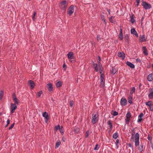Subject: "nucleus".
I'll use <instances>...</instances> for the list:
<instances>
[{"label": "nucleus", "mask_w": 153, "mask_h": 153, "mask_svg": "<svg viewBox=\"0 0 153 153\" xmlns=\"http://www.w3.org/2000/svg\"><path fill=\"white\" fill-rule=\"evenodd\" d=\"M139 144V135L138 133H136L135 135V146L137 147Z\"/></svg>", "instance_id": "1"}, {"label": "nucleus", "mask_w": 153, "mask_h": 153, "mask_svg": "<svg viewBox=\"0 0 153 153\" xmlns=\"http://www.w3.org/2000/svg\"><path fill=\"white\" fill-rule=\"evenodd\" d=\"M104 76L103 74H101L100 76V85L101 87H103L105 85V79L104 78Z\"/></svg>", "instance_id": "2"}, {"label": "nucleus", "mask_w": 153, "mask_h": 153, "mask_svg": "<svg viewBox=\"0 0 153 153\" xmlns=\"http://www.w3.org/2000/svg\"><path fill=\"white\" fill-rule=\"evenodd\" d=\"M98 114L97 113L94 115L93 114L91 120V122L93 124H95L98 120Z\"/></svg>", "instance_id": "3"}, {"label": "nucleus", "mask_w": 153, "mask_h": 153, "mask_svg": "<svg viewBox=\"0 0 153 153\" xmlns=\"http://www.w3.org/2000/svg\"><path fill=\"white\" fill-rule=\"evenodd\" d=\"M126 118L125 119L126 123V124H128L129 123L130 118L131 117V113L128 111L126 114Z\"/></svg>", "instance_id": "4"}, {"label": "nucleus", "mask_w": 153, "mask_h": 153, "mask_svg": "<svg viewBox=\"0 0 153 153\" xmlns=\"http://www.w3.org/2000/svg\"><path fill=\"white\" fill-rule=\"evenodd\" d=\"M67 5V2L66 1H63L62 2L59 4L60 7L63 10L65 9L66 8Z\"/></svg>", "instance_id": "5"}, {"label": "nucleus", "mask_w": 153, "mask_h": 153, "mask_svg": "<svg viewBox=\"0 0 153 153\" xmlns=\"http://www.w3.org/2000/svg\"><path fill=\"white\" fill-rule=\"evenodd\" d=\"M142 5L146 10L149 9L151 7V4L146 2H143Z\"/></svg>", "instance_id": "6"}, {"label": "nucleus", "mask_w": 153, "mask_h": 153, "mask_svg": "<svg viewBox=\"0 0 153 153\" xmlns=\"http://www.w3.org/2000/svg\"><path fill=\"white\" fill-rule=\"evenodd\" d=\"M127 100L124 98L122 97L120 100V104L121 106H125L127 105Z\"/></svg>", "instance_id": "7"}, {"label": "nucleus", "mask_w": 153, "mask_h": 153, "mask_svg": "<svg viewBox=\"0 0 153 153\" xmlns=\"http://www.w3.org/2000/svg\"><path fill=\"white\" fill-rule=\"evenodd\" d=\"M42 116L44 118L45 121L47 123L48 119L49 117L48 113L45 111L42 114Z\"/></svg>", "instance_id": "8"}, {"label": "nucleus", "mask_w": 153, "mask_h": 153, "mask_svg": "<svg viewBox=\"0 0 153 153\" xmlns=\"http://www.w3.org/2000/svg\"><path fill=\"white\" fill-rule=\"evenodd\" d=\"M74 6H71L68 10V13L69 16H71L74 11Z\"/></svg>", "instance_id": "9"}, {"label": "nucleus", "mask_w": 153, "mask_h": 153, "mask_svg": "<svg viewBox=\"0 0 153 153\" xmlns=\"http://www.w3.org/2000/svg\"><path fill=\"white\" fill-rule=\"evenodd\" d=\"M11 111H10V113L11 114L13 113V112H14L15 110L17 108V106L16 105V104H14L13 103H11Z\"/></svg>", "instance_id": "10"}, {"label": "nucleus", "mask_w": 153, "mask_h": 153, "mask_svg": "<svg viewBox=\"0 0 153 153\" xmlns=\"http://www.w3.org/2000/svg\"><path fill=\"white\" fill-rule=\"evenodd\" d=\"M117 55L119 57L121 58L122 59H124L125 57V54L123 52H119Z\"/></svg>", "instance_id": "11"}, {"label": "nucleus", "mask_w": 153, "mask_h": 153, "mask_svg": "<svg viewBox=\"0 0 153 153\" xmlns=\"http://www.w3.org/2000/svg\"><path fill=\"white\" fill-rule=\"evenodd\" d=\"M13 98L15 103L14 104H19L18 100H17L15 94L13 93Z\"/></svg>", "instance_id": "12"}, {"label": "nucleus", "mask_w": 153, "mask_h": 153, "mask_svg": "<svg viewBox=\"0 0 153 153\" xmlns=\"http://www.w3.org/2000/svg\"><path fill=\"white\" fill-rule=\"evenodd\" d=\"M130 31L131 33V34L135 35L137 37L138 36L137 33V31L135 30V29L134 28H131Z\"/></svg>", "instance_id": "13"}, {"label": "nucleus", "mask_w": 153, "mask_h": 153, "mask_svg": "<svg viewBox=\"0 0 153 153\" xmlns=\"http://www.w3.org/2000/svg\"><path fill=\"white\" fill-rule=\"evenodd\" d=\"M68 58L69 59H72L74 58V54L72 52H70L67 54Z\"/></svg>", "instance_id": "14"}, {"label": "nucleus", "mask_w": 153, "mask_h": 153, "mask_svg": "<svg viewBox=\"0 0 153 153\" xmlns=\"http://www.w3.org/2000/svg\"><path fill=\"white\" fill-rule=\"evenodd\" d=\"M47 85L48 91H52L53 88L52 84L51 83H48L47 84Z\"/></svg>", "instance_id": "15"}, {"label": "nucleus", "mask_w": 153, "mask_h": 153, "mask_svg": "<svg viewBox=\"0 0 153 153\" xmlns=\"http://www.w3.org/2000/svg\"><path fill=\"white\" fill-rule=\"evenodd\" d=\"M29 82L30 84V88L31 89H33L35 86L34 83L33 81L31 80H30L29 81Z\"/></svg>", "instance_id": "16"}, {"label": "nucleus", "mask_w": 153, "mask_h": 153, "mask_svg": "<svg viewBox=\"0 0 153 153\" xmlns=\"http://www.w3.org/2000/svg\"><path fill=\"white\" fill-rule=\"evenodd\" d=\"M147 79L149 82L152 81L153 80V74H149L147 77Z\"/></svg>", "instance_id": "17"}, {"label": "nucleus", "mask_w": 153, "mask_h": 153, "mask_svg": "<svg viewBox=\"0 0 153 153\" xmlns=\"http://www.w3.org/2000/svg\"><path fill=\"white\" fill-rule=\"evenodd\" d=\"M127 65L132 68H135L134 65L131 62L127 61L126 62Z\"/></svg>", "instance_id": "18"}, {"label": "nucleus", "mask_w": 153, "mask_h": 153, "mask_svg": "<svg viewBox=\"0 0 153 153\" xmlns=\"http://www.w3.org/2000/svg\"><path fill=\"white\" fill-rule=\"evenodd\" d=\"M140 41L141 42H145L146 41V39L145 37V35H143L142 36H140Z\"/></svg>", "instance_id": "19"}, {"label": "nucleus", "mask_w": 153, "mask_h": 153, "mask_svg": "<svg viewBox=\"0 0 153 153\" xmlns=\"http://www.w3.org/2000/svg\"><path fill=\"white\" fill-rule=\"evenodd\" d=\"M143 53L145 55H148V53L145 47H143Z\"/></svg>", "instance_id": "20"}, {"label": "nucleus", "mask_w": 153, "mask_h": 153, "mask_svg": "<svg viewBox=\"0 0 153 153\" xmlns=\"http://www.w3.org/2000/svg\"><path fill=\"white\" fill-rule=\"evenodd\" d=\"M138 149L140 152H142L143 150V145L141 144L139 146V145Z\"/></svg>", "instance_id": "21"}, {"label": "nucleus", "mask_w": 153, "mask_h": 153, "mask_svg": "<svg viewBox=\"0 0 153 153\" xmlns=\"http://www.w3.org/2000/svg\"><path fill=\"white\" fill-rule=\"evenodd\" d=\"M135 133V131L134 129L133 128L131 130V138L132 139H133L134 137V134Z\"/></svg>", "instance_id": "22"}, {"label": "nucleus", "mask_w": 153, "mask_h": 153, "mask_svg": "<svg viewBox=\"0 0 153 153\" xmlns=\"http://www.w3.org/2000/svg\"><path fill=\"white\" fill-rule=\"evenodd\" d=\"M108 124L109 126V127L111 130L113 128V126L111 120H109L108 121Z\"/></svg>", "instance_id": "23"}, {"label": "nucleus", "mask_w": 153, "mask_h": 153, "mask_svg": "<svg viewBox=\"0 0 153 153\" xmlns=\"http://www.w3.org/2000/svg\"><path fill=\"white\" fill-rule=\"evenodd\" d=\"M151 92L149 94L148 96L150 99L153 98V88L151 89Z\"/></svg>", "instance_id": "24"}, {"label": "nucleus", "mask_w": 153, "mask_h": 153, "mask_svg": "<svg viewBox=\"0 0 153 153\" xmlns=\"http://www.w3.org/2000/svg\"><path fill=\"white\" fill-rule=\"evenodd\" d=\"M152 102L151 101H149L147 102H146L145 104L146 105H147L149 107V108H151V107L152 106Z\"/></svg>", "instance_id": "25"}, {"label": "nucleus", "mask_w": 153, "mask_h": 153, "mask_svg": "<svg viewBox=\"0 0 153 153\" xmlns=\"http://www.w3.org/2000/svg\"><path fill=\"white\" fill-rule=\"evenodd\" d=\"M61 143L60 140H58L56 143L55 148L56 149L58 148L60 145L61 144Z\"/></svg>", "instance_id": "26"}, {"label": "nucleus", "mask_w": 153, "mask_h": 153, "mask_svg": "<svg viewBox=\"0 0 153 153\" xmlns=\"http://www.w3.org/2000/svg\"><path fill=\"white\" fill-rule=\"evenodd\" d=\"M117 72V70L116 69H115L114 67L112 68L111 72L112 74H116Z\"/></svg>", "instance_id": "27"}, {"label": "nucleus", "mask_w": 153, "mask_h": 153, "mask_svg": "<svg viewBox=\"0 0 153 153\" xmlns=\"http://www.w3.org/2000/svg\"><path fill=\"white\" fill-rule=\"evenodd\" d=\"M42 93L43 92L42 90L40 91L39 92H38L36 94L37 97L38 98L40 97Z\"/></svg>", "instance_id": "28"}, {"label": "nucleus", "mask_w": 153, "mask_h": 153, "mask_svg": "<svg viewBox=\"0 0 153 153\" xmlns=\"http://www.w3.org/2000/svg\"><path fill=\"white\" fill-rule=\"evenodd\" d=\"M62 83L61 82L59 81L56 84V85L57 87H59L62 85Z\"/></svg>", "instance_id": "29"}, {"label": "nucleus", "mask_w": 153, "mask_h": 153, "mask_svg": "<svg viewBox=\"0 0 153 153\" xmlns=\"http://www.w3.org/2000/svg\"><path fill=\"white\" fill-rule=\"evenodd\" d=\"M118 136V134L117 132H116L113 135V137L115 139H117Z\"/></svg>", "instance_id": "30"}, {"label": "nucleus", "mask_w": 153, "mask_h": 153, "mask_svg": "<svg viewBox=\"0 0 153 153\" xmlns=\"http://www.w3.org/2000/svg\"><path fill=\"white\" fill-rule=\"evenodd\" d=\"M132 97H128V102L129 103L131 104L132 103Z\"/></svg>", "instance_id": "31"}, {"label": "nucleus", "mask_w": 153, "mask_h": 153, "mask_svg": "<svg viewBox=\"0 0 153 153\" xmlns=\"http://www.w3.org/2000/svg\"><path fill=\"white\" fill-rule=\"evenodd\" d=\"M133 16V15H132L130 17V21L132 23H133L135 21V20Z\"/></svg>", "instance_id": "32"}, {"label": "nucleus", "mask_w": 153, "mask_h": 153, "mask_svg": "<svg viewBox=\"0 0 153 153\" xmlns=\"http://www.w3.org/2000/svg\"><path fill=\"white\" fill-rule=\"evenodd\" d=\"M93 66L95 69V71L96 72L98 71V69L97 68V65L96 63H94L93 65Z\"/></svg>", "instance_id": "33"}, {"label": "nucleus", "mask_w": 153, "mask_h": 153, "mask_svg": "<svg viewBox=\"0 0 153 153\" xmlns=\"http://www.w3.org/2000/svg\"><path fill=\"white\" fill-rule=\"evenodd\" d=\"M135 87H133L132 88V89L130 91V93L131 94H133V93H134L135 92Z\"/></svg>", "instance_id": "34"}, {"label": "nucleus", "mask_w": 153, "mask_h": 153, "mask_svg": "<svg viewBox=\"0 0 153 153\" xmlns=\"http://www.w3.org/2000/svg\"><path fill=\"white\" fill-rule=\"evenodd\" d=\"M119 38L121 40L123 39V33H120L119 34Z\"/></svg>", "instance_id": "35"}, {"label": "nucleus", "mask_w": 153, "mask_h": 153, "mask_svg": "<svg viewBox=\"0 0 153 153\" xmlns=\"http://www.w3.org/2000/svg\"><path fill=\"white\" fill-rule=\"evenodd\" d=\"M75 132L76 133H77L79 131V128L78 127H76L75 128Z\"/></svg>", "instance_id": "36"}, {"label": "nucleus", "mask_w": 153, "mask_h": 153, "mask_svg": "<svg viewBox=\"0 0 153 153\" xmlns=\"http://www.w3.org/2000/svg\"><path fill=\"white\" fill-rule=\"evenodd\" d=\"M3 94V92L2 91H0V99H1Z\"/></svg>", "instance_id": "37"}, {"label": "nucleus", "mask_w": 153, "mask_h": 153, "mask_svg": "<svg viewBox=\"0 0 153 153\" xmlns=\"http://www.w3.org/2000/svg\"><path fill=\"white\" fill-rule=\"evenodd\" d=\"M59 131L60 132L62 133V134L64 133V130L63 129V127L62 126H61V128H60V129H59Z\"/></svg>", "instance_id": "38"}, {"label": "nucleus", "mask_w": 153, "mask_h": 153, "mask_svg": "<svg viewBox=\"0 0 153 153\" xmlns=\"http://www.w3.org/2000/svg\"><path fill=\"white\" fill-rule=\"evenodd\" d=\"M101 19L105 23V17L103 15H102L101 16Z\"/></svg>", "instance_id": "39"}, {"label": "nucleus", "mask_w": 153, "mask_h": 153, "mask_svg": "<svg viewBox=\"0 0 153 153\" xmlns=\"http://www.w3.org/2000/svg\"><path fill=\"white\" fill-rule=\"evenodd\" d=\"M63 67L64 68V71H65L66 69V65L65 63H64L63 65Z\"/></svg>", "instance_id": "40"}, {"label": "nucleus", "mask_w": 153, "mask_h": 153, "mask_svg": "<svg viewBox=\"0 0 153 153\" xmlns=\"http://www.w3.org/2000/svg\"><path fill=\"white\" fill-rule=\"evenodd\" d=\"M118 114V113L116 111H114L113 112V115L114 116H116Z\"/></svg>", "instance_id": "41"}, {"label": "nucleus", "mask_w": 153, "mask_h": 153, "mask_svg": "<svg viewBox=\"0 0 153 153\" xmlns=\"http://www.w3.org/2000/svg\"><path fill=\"white\" fill-rule=\"evenodd\" d=\"M55 129L56 130H58V129H59L60 128H61V127H60V126L59 125H58L57 126H55Z\"/></svg>", "instance_id": "42"}, {"label": "nucleus", "mask_w": 153, "mask_h": 153, "mask_svg": "<svg viewBox=\"0 0 153 153\" xmlns=\"http://www.w3.org/2000/svg\"><path fill=\"white\" fill-rule=\"evenodd\" d=\"M74 104V102L73 100L71 101L70 102V105L71 106H72Z\"/></svg>", "instance_id": "43"}, {"label": "nucleus", "mask_w": 153, "mask_h": 153, "mask_svg": "<svg viewBox=\"0 0 153 153\" xmlns=\"http://www.w3.org/2000/svg\"><path fill=\"white\" fill-rule=\"evenodd\" d=\"M89 131H87L85 133V137H87L89 135Z\"/></svg>", "instance_id": "44"}, {"label": "nucleus", "mask_w": 153, "mask_h": 153, "mask_svg": "<svg viewBox=\"0 0 153 153\" xmlns=\"http://www.w3.org/2000/svg\"><path fill=\"white\" fill-rule=\"evenodd\" d=\"M97 39L98 41L100 40L101 39V36L100 35H97Z\"/></svg>", "instance_id": "45"}, {"label": "nucleus", "mask_w": 153, "mask_h": 153, "mask_svg": "<svg viewBox=\"0 0 153 153\" xmlns=\"http://www.w3.org/2000/svg\"><path fill=\"white\" fill-rule=\"evenodd\" d=\"M14 124V123H13V124H12L10 126V127L9 128V130H10L11 129H12L13 127Z\"/></svg>", "instance_id": "46"}, {"label": "nucleus", "mask_w": 153, "mask_h": 153, "mask_svg": "<svg viewBox=\"0 0 153 153\" xmlns=\"http://www.w3.org/2000/svg\"><path fill=\"white\" fill-rule=\"evenodd\" d=\"M98 145L97 144L96 145V146H95V148H94V150H98L99 149V147H98Z\"/></svg>", "instance_id": "47"}, {"label": "nucleus", "mask_w": 153, "mask_h": 153, "mask_svg": "<svg viewBox=\"0 0 153 153\" xmlns=\"http://www.w3.org/2000/svg\"><path fill=\"white\" fill-rule=\"evenodd\" d=\"M143 114L142 113H141L139 115V118L142 119V117H143Z\"/></svg>", "instance_id": "48"}, {"label": "nucleus", "mask_w": 153, "mask_h": 153, "mask_svg": "<svg viewBox=\"0 0 153 153\" xmlns=\"http://www.w3.org/2000/svg\"><path fill=\"white\" fill-rule=\"evenodd\" d=\"M7 124L5 126V127H6L8 125V124L10 123V120L9 119H8L7 120Z\"/></svg>", "instance_id": "49"}, {"label": "nucleus", "mask_w": 153, "mask_h": 153, "mask_svg": "<svg viewBox=\"0 0 153 153\" xmlns=\"http://www.w3.org/2000/svg\"><path fill=\"white\" fill-rule=\"evenodd\" d=\"M36 12H34L33 14V16L32 17V19H33L34 20L35 19V17L36 15Z\"/></svg>", "instance_id": "50"}, {"label": "nucleus", "mask_w": 153, "mask_h": 153, "mask_svg": "<svg viewBox=\"0 0 153 153\" xmlns=\"http://www.w3.org/2000/svg\"><path fill=\"white\" fill-rule=\"evenodd\" d=\"M98 64H99V69H102V65H101V64L100 63H99Z\"/></svg>", "instance_id": "51"}, {"label": "nucleus", "mask_w": 153, "mask_h": 153, "mask_svg": "<svg viewBox=\"0 0 153 153\" xmlns=\"http://www.w3.org/2000/svg\"><path fill=\"white\" fill-rule=\"evenodd\" d=\"M136 61L137 62H138L139 63L141 62V61L140 60V59H139V58L137 59H136Z\"/></svg>", "instance_id": "52"}, {"label": "nucleus", "mask_w": 153, "mask_h": 153, "mask_svg": "<svg viewBox=\"0 0 153 153\" xmlns=\"http://www.w3.org/2000/svg\"><path fill=\"white\" fill-rule=\"evenodd\" d=\"M140 0H136V1L137 4V6H138L139 3H140Z\"/></svg>", "instance_id": "53"}, {"label": "nucleus", "mask_w": 153, "mask_h": 153, "mask_svg": "<svg viewBox=\"0 0 153 153\" xmlns=\"http://www.w3.org/2000/svg\"><path fill=\"white\" fill-rule=\"evenodd\" d=\"M148 139L149 140L151 141L152 140V137L151 136L149 135L148 137Z\"/></svg>", "instance_id": "54"}, {"label": "nucleus", "mask_w": 153, "mask_h": 153, "mask_svg": "<svg viewBox=\"0 0 153 153\" xmlns=\"http://www.w3.org/2000/svg\"><path fill=\"white\" fill-rule=\"evenodd\" d=\"M99 71L100 73V74H102V69H99Z\"/></svg>", "instance_id": "55"}, {"label": "nucleus", "mask_w": 153, "mask_h": 153, "mask_svg": "<svg viewBox=\"0 0 153 153\" xmlns=\"http://www.w3.org/2000/svg\"><path fill=\"white\" fill-rule=\"evenodd\" d=\"M119 143V140L118 139L117 140H116V145L117 146V144H118Z\"/></svg>", "instance_id": "56"}, {"label": "nucleus", "mask_w": 153, "mask_h": 153, "mask_svg": "<svg viewBox=\"0 0 153 153\" xmlns=\"http://www.w3.org/2000/svg\"><path fill=\"white\" fill-rule=\"evenodd\" d=\"M142 120V119L139 118L137 122H140Z\"/></svg>", "instance_id": "57"}, {"label": "nucleus", "mask_w": 153, "mask_h": 153, "mask_svg": "<svg viewBox=\"0 0 153 153\" xmlns=\"http://www.w3.org/2000/svg\"><path fill=\"white\" fill-rule=\"evenodd\" d=\"M107 10L109 14L110 15L111 14L110 10V9H109V10L107 9Z\"/></svg>", "instance_id": "58"}, {"label": "nucleus", "mask_w": 153, "mask_h": 153, "mask_svg": "<svg viewBox=\"0 0 153 153\" xmlns=\"http://www.w3.org/2000/svg\"><path fill=\"white\" fill-rule=\"evenodd\" d=\"M98 58H99V61L98 62V63H100V61L101 59L100 56H99Z\"/></svg>", "instance_id": "59"}, {"label": "nucleus", "mask_w": 153, "mask_h": 153, "mask_svg": "<svg viewBox=\"0 0 153 153\" xmlns=\"http://www.w3.org/2000/svg\"><path fill=\"white\" fill-rule=\"evenodd\" d=\"M128 146L130 147H132V145L131 143H129L128 144Z\"/></svg>", "instance_id": "60"}, {"label": "nucleus", "mask_w": 153, "mask_h": 153, "mask_svg": "<svg viewBox=\"0 0 153 153\" xmlns=\"http://www.w3.org/2000/svg\"><path fill=\"white\" fill-rule=\"evenodd\" d=\"M114 18V17L113 16H111L110 18H109V20L110 21H111V20Z\"/></svg>", "instance_id": "61"}, {"label": "nucleus", "mask_w": 153, "mask_h": 153, "mask_svg": "<svg viewBox=\"0 0 153 153\" xmlns=\"http://www.w3.org/2000/svg\"><path fill=\"white\" fill-rule=\"evenodd\" d=\"M120 33H123L122 30V29H120Z\"/></svg>", "instance_id": "62"}, {"label": "nucleus", "mask_w": 153, "mask_h": 153, "mask_svg": "<svg viewBox=\"0 0 153 153\" xmlns=\"http://www.w3.org/2000/svg\"><path fill=\"white\" fill-rule=\"evenodd\" d=\"M150 109H151V110L152 111L153 110V108H151H151H150Z\"/></svg>", "instance_id": "63"}, {"label": "nucleus", "mask_w": 153, "mask_h": 153, "mask_svg": "<svg viewBox=\"0 0 153 153\" xmlns=\"http://www.w3.org/2000/svg\"><path fill=\"white\" fill-rule=\"evenodd\" d=\"M151 147H152V149H153V146L152 145L151 146Z\"/></svg>", "instance_id": "64"}]
</instances>
